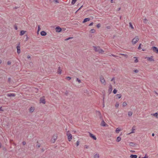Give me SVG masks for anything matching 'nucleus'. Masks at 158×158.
Here are the masks:
<instances>
[{"instance_id":"f257e3e1","label":"nucleus","mask_w":158,"mask_h":158,"mask_svg":"<svg viewBox=\"0 0 158 158\" xmlns=\"http://www.w3.org/2000/svg\"><path fill=\"white\" fill-rule=\"evenodd\" d=\"M93 47L94 48V50L96 52H98L99 53H103L104 52V51L102 49H101L99 46H93Z\"/></svg>"},{"instance_id":"f03ea898","label":"nucleus","mask_w":158,"mask_h":158,"mask_svg":"<svg viewBox=\"0 0 158 158\" xmlns=\"http://www.w3.org/2000/svg\"><path fill=\"white\" fill-rule=\"evenodd\" d=\"M139 39L138 36H136L132 40L131 42L132 44L134 45L139 41Z\"/></svg>"},{"instance_id":"7ed1b4c3","label":"nucleus","mask_w":158,"mask_h":158,"mask_svg":"<svg viewBox=\"0 0 158 158\" xmlns=\"http://www.w3.org/2000/svg\"><path fill=\"white\" fill-rule=\"evenodd\" d=\"M57 134H54L52 136V138L51 140V141L52 143H54L57 138Z\"/></svg>"},{"instance_id":"20e7f679","label":"nucleus","mask_w":158,"mask_h":158,"mask_svg":"<svg viewBox=\"0 0 158 158\" xmlns=\"http://www.w3.org/2000/svg\"><path fill=\"white\" fill-rule=\"evenodd\" d=\"M20 43H19L18 44H17V46H16V48H17V53L18 54H19L21 52L20 48Z\"/></svg>"},{"instance_id":"39448f33","label":"nucleus","mask_w":158,"mask_h":158,"mask_svg":"<svg viewBox=\"0 0 158 158\" xmlns=\"http://www.w3.org/2000/svg\"><path fill=\"white\" fill-rule=\"evenodd\" d=\"M67 135L68 136V139L69 141H70L72 139V135L69 133V131L67 132Z\"/></svg>"},{"instance_id":"423d86ee","label":"nucleus","mask_w":158,"mask_h":158,"mask_svg":"<svg viewBox=\"0 0 158 158\" xmlns=\"http://www.w3.org/2000/svg\"><path fill=\"white\" fill-rule=\"evenodd\" d=\"M40 103L44 104L46 103L45 99L44 96H43L40 98Z\"/></svg>"},{"instance_id":"0eeeda50","label":"nucleus","mask_w":158,"mask_h":158,"mask_svg":"<svg viewBox=\"0 0 158 158\" xmlns=\"http://www.w3.org/2000/svg\"><path fill=\"white\" fill-rule=\"evenodd\" d=\"M100 79L101 82L102 84H105V81L102 76L101 75L100 77Z\"/></svg>"},{"instance_id":"6e6552de","label":"nucleus","mask_w":158,"mask_h":158,"mask_svg":"<svg viewBox=\"0 0 158 158\" xmlns=\"http://www.w3.org/2000/svg\"><path fill=\"white\" fill-rule=\"evenodd\" d=\"M145 59H147V60L149 61H154V60L153 58V56H151V57H146Z\"/></svg>"},{"instance_id":"1a4fd4ad","label":"nucleus","mask_w":158,"mask_h":158,"mask_svg":"<svg viewBox=\"0 0 158 158\" xmlns=\"http://www.w3.org/2000/svg\"><path fill=\"white\" fill-rule=\"evenodd\" d=\"M152 49L153 52L158 54V48L157 47L155 46L153 47L152 48Z\"/></svg>"},{"instance_id":"9d476101","label":"nucleus","mask_w":158,"mask_h":158,"mask_svg":"<svg viewBox=\"0 0 158 158\" xmlns=\"http://www.w3.org/2000/svg\"><path fill=\"white\" fill-rule=\"evenodd\" d=\"M89 135L90 137H91L93 139L96 140L97 139V138L96 136L92 134L89 132Z\"/></svg>"},{"instance_id":"9b49d317","label":"nucleus","mask_w":158,"mask_h":158,"mask_svg":"<svg viewBox=\"0 0 158 158\" xmlns=\"http://www.w3.org/2000/svg\"><path fill=\"white\" fill-rule=\"evenodd\" d=\"M55 29L56 32H60L62 31V29L59 26L57 27Z\"/></svg>"},{"instance_id":"f8f14e48","label":"nucleus","mask_w":158,"mask_h":158,"mask_svg":"<svg viewBox=\"0 0 158 158\" xmlns=\"http://www.w3.org/2000/svg\"><path fill=\"white\" fill-rule=\"evenodd\" d=\"M6 96L8 97H14L15 96V94L14 93H9L7 94Z\"/></svg>"},{"instance_id":"ddd939ff","label":"nucleus","mask_w":158,"mask_h":158,"mask_svg":"<svg viewBox=\"0 0 158 158\" xmlns=\"http://www.w3.org/2000/svg\"><path fill=\"white\" fill-rule=\"evenodd\" d=\"M112 86L110 85L109 86V89H108V92H109V93H110L112 90Z\"/></svg>"},{"instance_id":"4468645a","label":"nucleus","mask_w":158,"mask_h":158,"mask_svg":"<svg viewBox=\"0 0 158 158\" xmlns=\"http://www.w3.org/2000/svg\"><path fill=\"white\" fill-rule=\"evenodd\" d=\"M62 69L60 67H58V69L57 70V73H58L59 74H61L62 73Z\"/></svg>"},{"instance_id":"2eb2a0df","label":"nucleus","mask_w":158,"mask_h":158,"mask_svg":"<svg viewBox=\"0 0 158 158\" xmlns=\"http://www.w3.org/2000/svg\"><path fill=\"white\" fill-rule=\"evenodd\" d=\"M40 35L42 36H45L47 35L46 32L44 31H42L40 32Z\"/></svg>"},{"instance_id":"dca6fc26","label":"nucleus","mask_w":158,"mask_h":158,"mask_svg":"<svg viewBox=\"0 0 158 158\" xmlns=\"http://www.w3.org/2000/svg\"><path fill=\"white\" fill-rule=\"evenodd\" d=\"M116 99H119L120 98L122 97V95L120 94H117L116 95Z\"/></svg>"},{"instance_id":"f3484780","label":"nucleus","mask_w":158,"mask_h":158,"mask_svg":"<svg viewBox=\"0 0 158 158\" xmlns=\"http://www.w3.org/2000/svg\"><path fill=\"white\" fill-rule=\"evenodd\" d=\"M34 110H35L34 107L31 106L30 107V108L29 109V111L30 113H32L34 111Z\"/></svg>"},{"instance_id":"a211bd4d","label":"nucleus","mask_w":158,"mask_h":158,"mask_svg":"<svg viewBox=\"0 0 158 158\" xmlns=\"http://www.w3.org/2000/svg\"><path fill=\"white\" fill-rule=\"evenodd\" d=\"M26 32V31H24V30H22L20 32V33L19 35L20 36L23 35H24L25 34V33Z\"/></svg>"},{"instance_id":"6ab92c4d","label":"nucleus","mask_w":158,"mask_h":158,"mask_svg":"<svg viewBox=\"0 0 158 158\" xmlns=\"http://www.w3.org/2000/svg\"><path fill=\"white\" fill-rule=\"evenodd\" d=\"M89 20H90V18H85L84 19L82 23H85L86 22H87L88 21H89Z\"/></svg>"},{"instance_id":"aec40b11","label":"nucleus","mask_w":158,"mask_h":158,"mask_svg":"<svg viewBox=\"0 0 158 158\" xmlns=\"http://www.w3.org/2000/svg\"><path fill=\"white\" fill-rule=\"evenodd\" d=\"M101 125L102 126L105 127L106 126L107 124L105 123L104 121L103 120L101 122Z\"/></svg>"},{"instance_id":"412c9836","label":"nucleus","mask_w":158,"mask_h":158,"mask_svg":"<svg viewBox=\"0 0 158 158\" xmlns=\"http://www.w3.org/2000/svg\"><path fill=\"white\" fill-rule=\"evenodd\" d=\"M130 157L131 158H137V156L136 155L131 154L130 155Z\"/></svg>"},{"instance_id":"4be33fe9","label":"nucleus","mask_w":158,"mask_h":158,"mask_svg":"<svg viewBox=\"0 0 158 158\" xmlns=\"http://www.w3.org/2000/svg\"><path fill=\"white\" fill-rule=\"evenodd\" d=\"M135 126H133L132 128L131 131V133H135Z\"/></svg>"},{"instance_id":"5701e85b","label":"nucleus","mask_w":158,"mask_h":158,"mask_svg":"<svg viewBox=\"0 0 158 158\" xmlns=\"http://www.w3.org/2000/svg\"><path fill=\"white\" fill-rule=\"evenodd\" d=\"M132 113L131 111H129L128 112V115L129 117H131L132 115Z\"/></svg>"},{"instance_id":"b1692460","label":"nucleus","mask_w":158,"mask_h":158,"mask_svg":"<svg viewBox=\"0 0 158 158\" xmlns=\"http://www.w3.org/2000/svg\"><path fill=\"white\" fill-rule=\"evenodd\" d=\"M135 59L134 61L135 63H136L138 62V60L137 59V58L135 56L133 57Z\"/></svg>"},{"instance_id":"393cba45","label":"nucleus","mask_w":158,"mask_h":158,"mask_svg":"<svg viewBox=\"0 0 158 158\" xmlns=\"http://www.w3.org/2000/svg\"><path fill=\"white\" fill-rule=\"evenodd\" d=\"M121 140V138L119 136H118L117 137L116 139V141L117 142H119Z\"/></svg>"},{"instance_id":"a878e982","label":"nucleus","mask_w":158,"mask_h":158,"mask_svg":"<svg viewBox=\"0 0 158 158\" xmlns=\"http://www.w3.org/2000/svg\"><path fill=\"white\" fill-rule=\"evenodd\" d=\"M129 26H130V27H131V28L132 29H134V27L132 25V24L131 23V22H130V23H129Z\"/></svg>"},{"instance_id":"bb28decb","label":"nucleus","mask_w":158,"mask_h":158,"mask_svg":"<svg viewBox=\"0 0 158 158\" xmlns=\"http://www.w3.org/2000/svg\"><path fill=\"white\" fill-rule=\"evenodd\" d=\"M127 105V103L126 102H123L122 106L123 107H124Z\"/></svg>"},{"instance_id":"cd10ccee","label":"nucleus","mask_w":158,"mask_h":158,"mask_svg":"<svg viewBox=\"0 0 158 158\" xmlns=\"http://www.w3.org/2000/svg\"><path fill=\"white\" fill-rule=\"evenodd\" d=\"M94 158H99V155L98 154H96L94 156Z\"/></svg>"},{"instance_id":"c85d7f7f","label":"nucleus","mask_w":158,"mask_h":158,"mask_svg":"<svg viewBox=\"0 0 158 158\" xmlns=\"http://www.w3.org/2000/svg\"><path fill=\"white\" fill-rule=\"evenodd\" d=\"M90 32L92 33H94L95 32V30L94 29H92L90 30Z\"/></svg>"},{"instance_id":"c756f323","label":"nucleus","mask_w":158,"mask_h":158,"mask_svg":"<svg viewBox=\"0 0 158 158\" xmlns=\"http://www.w3.org/2000/svg\"><path fill=\"white\" fill-rule=\"evenodd\" d=\"M77 1L76 0H72L71 1V4L72 5H74L76 2Z\"/></svg>"},{"instance_id":"7c9ffc66","label":"nucleus","mask_w":158,"mask_h":158,"mask_svg":"<svg viewBox=\"0 0 158 158\" xmlns=\"http://www.w3.org/2000/svg\"><path fill=\"white\" fill-rule=\"evenodd\" d=\"M135 144L133 142H131L130 143V145L131 146H135Z\"/></svg>"},{"instance_id":"2f4dec72","label":"nucleus","mask_w":158,"mask_h":158,"mask_svg":"<svg viewBox=\"0 0 158 158\" xmlns=\"http://www.w3.org/2000/svg\"><path fill=\"white\" fill-rule=\"evenodd\" d=\"M153 116L156 117L157 118V116H158V113H155L153 114H152Z\"/></svg>"},{"instance_id":"473e14b6","label":"nucleus","mask_w":158,"mask_h":158,"mask_svg":"<svg viewBox=\"0 0 158 158\" xmlns=\"http://www.w3.org/2000/svg\"><path fill=\"white\" fill-rule=\"evenodd\" d=\"M120 131V129L118 128H117L115 130L116 133H118Z\"/></svg>"},{"instance_id":"72a5a7b5","label":"nucleus","mask_w":158,"mask_h":158,"mask_svg":"<svg viewBox=\"0 0 158 158\" xmlns=\"http://www.w3.org/2000/svg\"><path fill=\"white\" fill-rule=\"evenodd\" d=\"M76 81L78 82L79 83H80L81 82V80L80 79H79L78 78H77Z\"/></svg>"},{"instance_id":"f704fd0d","label":"nucleus","mask_w":158,"mask_h":158,"mask_svg":"<svg viewBox=\"0 0 158 158\" xmlns=\"http://www.w3.org/2000/svg\"><path fill=\"white\" fill-rule=\"evenodd\" d=\"M117 90H116V89H114L113 92V93L115 94L117 92Z\"/></svg>"},{"instance_id":"c9c22d12","label":"nucleus","mask_w":158,"mask_h":158,"mask_svg":"<svg viewBox=\"0 0 158 158\" xmlns=\"http://www.w3.org/2000/svg\"><path fill=\"white\" fill-rule=\"evenodd\" d=\"M71 78L69 77H66L65 79L68 81H69Z\"/></svg>"},{"instance_id":"e433bc0d","label":"nucleus","mask_w":158,"mask_h":158,"mask_svg":"<svg viewBox=\"0 0 158 158\" xmlns=\"http://www.w3.org/2000/svg\"><path fill=\"white\" fill-rule=\"evenodd\" d=\"M119 106V104L118 102H116L115 104V107L116 108H117Z\"/></svg>"},{"instance_id":"4c0bfd02","label":"nucleus","mask_w":158,"mask_h":158,"mask_svg":"<svg viewBox=\"0 0 158 158\" xmlns=\"http://www.w3.org/2000/svg\"><path fill=\"white\" fill-rule=\"evenodd\" d=\"M73 38V37H68V38L66 39L65 40L67 41V40H69L70 39H72Z\"/></svg>"},{"instance_id":"58836bf2","label":"nucleus","mask_w":158,"mask_h":158,"mask_svg":"<svg viewBox=\"0 0 158 158\" xmlns=\"http://www.w3.org/2000/svg\"><path fill=\"white\" fill-rule=\"evenodd\" d=\"M143 22L144 23H147L146 22L148 21V20L146 19L145 18L143 19Z\"/></svg>"},{"instance_id":"ea45409f","label":"nucleus","mask_w":158,"mask_h":158,"mask_svg":"<svg viewBox=\"0 0 158 158\" xmlns=\"http://www.w3.org/2000/svg\"><path fill=\"white\" fill-rule=\"evenodd\" d=\"M96 27L98 28H99L101 27V24L99 23L96 25Z\"/></svg>"},{"instance_id":"a19ab883","label":"nucleus","mask_w":158,"mask_h":158,"mask_svg":"<svg viewBox=\"0 0 158 158\" xmlns=\"http://www.w3.org/2000/svg\"><path fill=\"white\" fill-rule=\"evenodd\" d=\"M141 44H140L138 47V49L140 50L141 49Z\"/></svg>"},{"instance_id":"79ce46f5","label":"nucleus","mask_w":158,"mask_h":158,"mask_svg":"<svg viewBox=\"0 0 158 158\" xmlns=\"http://www.w3.org/2000/svg\"><path fill=\"white\" fill-rule=\"evenodd\" d=\"M138 158H148V157L147 156H146V155H145L144 157H141V156H140L139 157H138Z\"/></svg>"},{"instance_id":"37998d69","label":"nucleus","mask_w":158,"mask_h":158,"mask_svg":"<svg viewBox=\"0 0 158 158\" xmlns=\"http://www.w3.org/2000/svg\"><path fill=\"white\" fill-rule=\"evenodd\" d=\"M134 72L135 73H137L139 72V70L137 69H135L134 70Z\"/></svg>"},{"instance_id":"c03bdc74","label":"nucleus","mask_w":158,"mask_h":158,"mask_svg":"<svg viewBox=\"0 0 158 158\" xmlns=\"http://www.w3.org/2000/svg\"><path fill=\"white\" fill-rule=\"evenodd\" d=\"M84 147L85 148H87V149H88V148H89V146H88L86 145H84Z\"/></svg>"},{"instance_id":"a18cd8bd","label":"nucleus","mask_w":158,"mask_h":158,"mask_svg":"<svg viewBox=\"0 0 158 158\" xmlns=\"http://www.w3.org/2000/svg\"><path fill=\"white\" fill-rule=\"evenodd\" d=\"M79 144V142L78 141H77L76 142V146H78Z\"/></svg>"},{"instance_id":"49530a36","label":"nucleus","mask_w":158,"mask_h":158,"mask_svg":"<svg viewBox=\"0 0 158 158\" xmlns=\"http://www.w3.org/2000/svg\"><path fill=\"white\" fill-rule=\"evenodd\" d=\"M11 62L10 61H8L7 62V64L8 65H10L11 64Z\"/></svg>"},{"instance_id":"de8ad7c7","label":"nucleus","mask_w":158,"mask_h":158,"mask_svg":"<svg viewBox=\"0 0 158 158\" xmlns=\"http://www.w3.org/2000/svg\"><path fill=\"white\" fill-rule=\"evenodd\" d=\"M94 24V23L93 22L91 23L89 25V26H92Z\"/></svg>"},{"instance_id":"09e8293b","label":"nucleus","mask_w":158,"mask_h":158,"mask_svg":"<svg viewBox=\"0 0 158 158\" xmlns=\"http://www.w3.org/2000/svg\"><path fill=\"white\" fill-rule=\"evenodd\" d=\"M14 28L15 30H17L18 29V27L16 25L14 26Z\"/></svg>"},{"instance_id":"8fccbe9b","label":"nucleus","mask_w":158,"mask_h":158,"mask_svg":"<svg viewBox=\"0 0 158 158\" xmlns=\"http://www.w3.org/2000/svg\"><path fill=\"white\" fill-rule=\"evenodd\" d=\"M69 94V92H68V91H66V92L65 93V94L66 95H68V94Z\"/></svg>"},{"instance_id":"3c124183","label":"nucleus","mask_w":158,"mask_h":158,"mask_svg":"<svg viewBox=\"0 0 158 158\" xmlns=\"http://www.w3.org/2000/svg\"><path fill=\"white\" fill-rule=\"evenodd\" d=\"M10 81H11V78L10 77H9L8 78V82H10Z\"/></svg>"},{"instance_id":"603ef678","label":"nucleus","mask_w":158,"mask_h":158,"mask_svg":"<svg viewBox=\"0 0 158 158\" xmlns=\"http://www.w3.org/2000/svg\"><path fill=\"white\" fill-rule=\"evenodd\" d=\"M26 143L25 142V141H23V142H22V144L24 145H25Z\"/></svg>"},{"instance_id":"864d4df0","label":"nucleus","mask_w":158,"mask_h":158,"mask_svg":"<svg viewBox=\"0 0 158 158\" xmlns=\"http://www.w3.org/2000/svg\"><path fill=\"white\" fill-rule=\"evenodd\" d=\"M0 111H3L4 110L2 108V107H0Z\"/></svg>"},{"instance_id":"5fc2aeb1","label":"nucleus","mask_w":158,"mask_h":158,"mask_svg":"<svg viewBox=\"0 0 158 158\" xmlns=\"http://www.w3.org/2000/svg\"><path fill=\"white\" fill-rule=\"evenodd\" d=\"M106 28L108 29H110V26H108Z\"/></svg>"},{"instance_id":"6e6d98bb","label":"nucleus","mask_w":158,"mask_h":158,"mask_svg":"<svg viewBox=\"0 0 158 158\" xmlns=\"http://www.w3.org/2000/svg\"><path fill=\"white\" fill-rule=\"evenodd\" d=\"M44 151V148H42L41 149V152H43Z\"/></svg>"},{"instance_id":"4d7b16f0","label":"nucleus","mask_w":158,"mask_h":158,"mask_svg":"<svg viewBox=\"0 0 158 158\" xmlns=\"http://www.w3.org/2000/svg\"><path fill=\"white\" fill-rule=\"evenodd\" d=\"M54 1L56 3H59V2H58V0H54Z\"/></svg>"},{"instance_id":"13d9d810","label":"nucleus","mask_w":158,"mask_h":158,"mask_svg":"<svg viewBox=\"0 0 158 158\" xmlns=\"http://www.w3.org/2000/svg\"><path fill=\"white\" fill-rule=\"evenodd\" d=\"M37 146H38V148H40V144H37Z\"/></svg>"},{"instance_id":"bf43d9fd","label":"nucleus","mask_w":158,"mask_h":158,"mask_svg":"<svg viewBox=\"0 0 158 158\" xmlns=\"http://www.w3.org/2000/svg\"><path fill=\"white\" fill-rule=\"evenodd\" d=\"M27 58L28 59H29V58H31L30 56H29V55H28L27 56Z\"/></svg>"},{"instance_id":"052dcab7","label":"nucleus","mask_w":158,"mask_h":158,"mask_svg":"<svg viewBox=\"0 0 158 158\" xmlns=\"http://www.w3.org/2000/svg\"><path fill=\"white\" fill-rule=\"evenodd\" d=\"M2 146V144H1V143H0V149L1 148Z\"/></svg>"},{"instance_id":"680f3d73","label":"nucleus","mask_w":158,"mask_h":158,"mask_svg":"<svg viewBox=\"0 0 158 158\" xmlns=\"http://www.w3.org/2000/svg\"><path fill=\"white\" fill-rule=\"evenodd\" d=\"M114 79V77H113L111 80V81H112Z\"/></svg>"},{"instance_id":"e2e57ef3","label":"nucleus","mask_w":158,"mask_h":158,"mask_svg":"<svg viewBox=\"0 0 158 158\" xmlns=\"http://www.w3.org/2000/svg\"><path fill=\"white\" fill-rule=\"evenodd\" d=\"M152 136H154V135H155V134H154V133H152Z\"/></svg>"},{"instance_id":"0e129e2a","label":"nucleus","mask_w":158,"mask_h":158,"mask_svg":"<svg viewBox=\"0 0 158 158\" xmlns=\"http://www.w3.org/2000/svg\"><path fill=\"white\" fill-rule=\"evenodd\" d=\"M18 8V7L15 6L14 8V9H17Z\"/></svg>"},{"instance_id":"69168bd1","label":"nucleus","mask_w":158,"mask_h":158,"mask_svg":"<svg viewBox=\"0 0 158 158\" xmlns=\"http://www.w3.org/2000/svg\"><path fill=\"white\" fill-rule=\"evenodd\" d=\"M110 2H111V3H113V2H113V0H111Z\"/></svg>"},{"instance_id":"338daca9","label":"nucleus","mask_w":158,"mask_h":158,"mask_svg":"<svg viewBox=\"0 0 158 158\" xmlns=\"http://www.w3.org/2000/svg\"><path fill=\"white\" fill-rule=\"evenodd\" d=\"M40 29V26H39L38 27V30H39Z\"/></svg>"},{"instance_id":"774afa93","label":"nucleus","mask_w":158,"mask_h":158,"mask_svg":"<svg viewBox=\"0 0 158 158\" xmlns=\"http://www.w3.org/2000/svg\"><path fill=\"white\" fill-rule=\"evenodd\" d=\"M155 94H156L157 95H158V93H157L156 92H155Z\"/></svg>"}]
</instances>
